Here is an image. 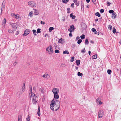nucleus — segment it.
<instances>
[{
    "label": "nucleus",
    "mask_w": 121,
    "mask_h": 121,
    "mask_svg": "<svg viewBox=\"0 0 121 121\" xmlns=\"http://www.w3.org/2000/svg\"><path fill=\"white\" fill-rule=\"evenodd\" d=\"M54 99L52 101V103L50 105L51 109L54 111L58 110L60 107V103L58 100L54 101Z\"/></svg>",
    "instance_id": "nucleus-1"
},
{
    "label": "nucleus",
    "mask_w": 121,
    "mask_h": 121,
    "mask_svg": "<svg viewBox=\"0 0 121 121\" xmlns=\"http://www.w3.org/2000/svg\"><path fill=\"white\" fill-rule=\"evenodd\" d=\"M52 91L54 95L53 99L56 100L58 99L59 97V96L57 94L59 92V89L56 88H53Z\"/></svg>",
    "instance_id": "nucleus-2"
},
{
    "label": "nucleus",
    "mask_w": 121,
    "mask_h": 121,
    "mask_svg": "<svg viewBox=\"0 0 121 121\" xmlns=\"http://www.w3.org/2000/svg\"><path fill=\"white\" fill-rule=\"evenodd\" d=\"M25 90V83H24L23 84V85L22 86V88L20 89L19 91L17 92V95L19 96L21 95Z\"/></svg>",
    "instance_id": "nucleus-3"
},
{
    "label": "nucleus",
    "mask_w": 121,
    "mask_h": 121,
    "mask_svg": "<svg viewBox=\"0 0 121 121\" xmlns=\"http://www.w3.org/2000/svg\"><path fill=\"white\" fill-rule=\"evenodd\" d=\"M31 96L32 98V102L33 104H36L38 101L37 99V96L35 95L34 93H31Z\"/></svg>",
    "instance_id": "nucleus-4"
},
{
    "label": "nucleus",
    "mask_w": 121,
    "mask_h": 121,
    "mask_svg": "<svg viewBox=\"0 0 121 121\" xmlns=\"http://www.w3.org/2000/svg\"><path fill=\"white\" fill-rule=\"evenodd\" d=\"M46 50L49 53L51 54L53 51L52 50V47L51 46H49L46 48Z\"/></svg>",
    "instance_id": "nucleus-5"
},
{
    "label": "nucleus",
    "mask_w": 121,
    "mask_h": 121,
    "mask_svg": "<svg viewBox=\"0 0 121 121\" xmlns=\"http://www.w3.org/2000/svg\"><path fill=\"white\" fill-rule=\"evenodd\" d=\"M104 115V112L103 110H100L98 112V118H101Z\"/></svg>",
    "instance_id": "nucleus-6"
},
{
    "label": "nucleus",
    "mask_w": 121,
    "mask_h": 121,
    "mask_svg": "<svg viewBox=\"0 0 121 121\" xmlns=\"http://www.w3.org/2000/svg\"><path fill=\"white\" fill-rule=\"evenodd\" d=\"M28 4L29 6L31 7H34L36 6V4L32 1H29Z\"/></svg>",
    "instance_id": "nucleus-7"
},
{
    "label": "nucleus",
    "mask_w": 121,
    "mask_h": 121,
    "mask_svg": "<svg viewBox=\"0 0 121 121\" xmlns=\"http://www.w3.org/2000/svg\"><path fill=\"white\" fill-rule=\"evenodd\" d=\"M29 33V30L28 29H26L24 31V34H23V35L24 36H26Z\"/></svg>",
    "instance_id": "nucleus-8"
},
{
    "label": "nucleus",
    "mask_w": 121,
    "mask_h": 121,
    "mask_svg": "<svg viewBox=\"0 0 121 121\" xmlns=\"http://www.w3.org/2000/svg\"><path fill=\"white\" fill-rule=\"evenodd\" d=\"M70 28L68 29V31L70 32L74 31V25H72L70 26Z\"/></svg>",
    "instance_id": "nucleus-9"
},
{
    "label": "nucleus",
    "mask_w": 121,
    "mask_h": 121,
    "mask_svg": "<svg viewBox=\"0 0 121 121\" xmlns=\"http://www.w3.org/2000/svg\"><path fill=\"white\" fill-rule=\"evenodd\" d=\"M96 100L97 104H99V105L101 104H102V103L101 102V98H98Z\"/></svg>",
    "instance_id": "nucleus-10"
},
{
    "label": "nucleus",
    "mask_w": 121,
    "mask_h": 121,
    "mask_svg": "<svg viewBox=\"0 0 121 121\" xmlns=\"http://www.w3.org/2000/svg\"><path fill=\"white\" fill-rule=\"evenodd\" d=\"M21 18V17L18 15L17 14L16 15V19L18 20H20Z\"/></svg>",
    "instance_id": "nucleus-11"
},
{
    "label": "nucleus",
    "mask_w": 121,
    "mask_h": 121,
    "mask_svg": "<svg viewBox=\"0 0 121 121\" xmlns=\"http://www.w3.org/2000/svg\"><path fill=\"white\" fill-rule=\"evenodd\" d=\"M117 15L115 12H114L112 14V17L113 19H115Z\"/></svg>",
    "instance_id": "nucleus-12"
},
{
    "label": "nucleus",
    "mask_w": 121,
    "mask_h": 121,
    "mask_svg": "<svg viewBox=\"0 0 121 121\" xmlns=\"http://www.w3.org/2000/svg\"><path fill=\"white\" fill-rule=\"evenodd\" d=\"M73 13H72L70 15V17H72L73 19H74L75 18L76 16L75 15H73Z\"/></svg>",
    "instance_id": "nucleus-13"
},
{
    "label": "nucleus",
    "mask_w": 121,
    "mask_h": 121,
    "mask_svg": "<svg viewBox=\"0 0 121 121\" xmlns=\"http://www.w3.org/2000/svg\"><path fill=\"white\" fill-rule=\"evenodd\" d=\"M73 2L76 4L78 6L79 4V2L78 1L77 2V0H73Z\"/></svg>",
    "instance_id": "nucleus-14"
},
{
    "label": "nucleus",
    "mask_w": 121,
    "mask_h": 121,
    "mask_svg": "<svg viewBox=\"0 0 121 121\" xmlns=\"http://www.w3.org/2000/svg\"><path fill=\"white\" fill-rule=\"evenodd\" d=\"M6 22V21L5 19V18H4V20L2 22V25H3V26H4L5 25V24Z\"/></svg>",
    "instance_id": "nucleus-15"
},
{
    "label": "nucleus",
    "mask_w": 121,
    "mask_h": 121,
    "mask_svg": "<svg viewBox=\"0 0 121 121\" xmlns=\"http://www.w3.org/2000/svg\"><path fill=\"white\" fill-rule=\"evenodd\" d=\"M40 107L39 106H38V108L37 114L39 116H40Z\"/></svg>",
    "instance_id": "nucleus-16"
},
{
    "label": "nucleus",
    "mask_w": 121,
    "mask_h": 121,
    "mask_svg": "<svg viewBox=\"0 0 121 121\" xmlns=\"http://www.w3.org/2000/svg\"><path fill=\"white\" fill-rule=\"evenodd\" d=\"M22 116L20 115L18 116V121H22Z\"/></svg>",
    "instance_id": "nucleus-17"
},
{
    "label": "nucleus",
    "mask_w": 121,
    "mask_h": 121,
    "mask_svg": "<svg viewBox=\"0 0 121 121\" xmlns=\"http://www.w3.org/2000/svg\"><path fill=\"white\" fill-rule=\"evenodd\" d=\"M58 42L59 43H61L62 44H63L64 43L63 40V39L62 38L60 39L58 41Z\"/></svg>",
    "instance_id": "nucleus-18"
},
{
    "label": "nucleus",
    "mask_w": 121,
    "mask_h": 121,
    "mask_svg": "<svg viewBox=\"0 0 121 121\" xmlns=\"http://www.w3.org/2000/svg\"><path fill=\"white\" fill-rule=\"evenodd\" d=\"M80 61L79 60H76V63L78 65H79L80 63Z\"/></svg>",
    "instance_id": "nucleus-19"
},
{
    "label": "nucleus",
    "mask_w": 121,
    "mask_h": 121,
    "mask_svg": "<svg viewBox=\"0 0 121 121\" xmlns=\"http://www.w3.org/2000/svg\"><path fill=\"white\" fill-rule=\"evenodd\" d=\"M97 57V56L96 55H93L92 57V58L93 59H96Z\"/></svg>",
    "instance_id": "nucleus-20"
},
{
    "label": "nucleus",
    "mask_w": 121,
    "mask_h": 121,
    "mask_svg": "<svg viewBox=\"0 0 121 121\" xmlns=\"http://www.w3.org/2000/svg\"><path fill=\"white\" fill-rule=\"evenodd\" d=\"M78 76L82 77V76L83 74L80 72H79L78 73Z\"/></svg>",
    "instance_id": "nucleus-21"
},
{
    "label": "nucleus",
    "mask_w": 121,
    "mask_h": 121,
    "mask_svg": "<svg viewBox=\"0 0 121 121\" xmlns=\"http://www.w3.org/2000/svg\"><path fill=\"white\" fill-rule=\"evenodd\" d=\"M69 0H62V1L65 4H66L68 2Z\"/></svg>",
    "instance_id": "nucleus-22"
},
{
    "label": "nucleus",
    "mask_w": 121,
    "mask_h": 121,
    "mask_svg": "<svg viewBox=\"0 0 121 121\" xmlns=\"http://www.w3.org/2000/svg\"><path fill=\"white\" fill-rule=\"evenodd\" d=\"M112 28V26L109 25L108 26V29L111 30Z\"/></svg>",
    "instance_id": "nucleus-23"
},
{
    "label": "nucleus",
    "mask_w": 121,
    "mask_h": 121,
    "mask_svg": "<svg viewBox=\"0 0 121 121\" xmlns=\"http://www.w3.org/2000/svg\"><path fill=\"white\" fill-rule=\"evenodd\" d=\"M108 73L109 74H111L112 73V71L110 69H108L107 70Z\"/></svg>",
    "instance_id": "nucleus-24"
},
{
    "label": "nucleus",
    "mask_w": 121,
    "mask_h": 121,
    "mask_svg": "<svg viewBox=\"0 0 121 121\" xmlns=\"http://www.w3.org/2000/svg\"><path fill=\"white\" fill-rule=\"evenodd\" d=\"M89 42L87 39H86L85 40V43L86 44H89Z\"/></svg>",
    "instance_id": "nucleus-25"
},
{
    "label": "nucleus",
    "mask_w": 121,
    "mask_h": 121,
    "mask_svg": "<svg viewBox=\"0 0 121 121\" xmlns=\"http://www.w3.org/2000/svg\"><path fill=\"white\" fill-rule=\"evenodd\" d=\"M39 14V13L38 11L35 9V15H38Z\"/></svg>",
    "instance_id": "nucleus-26"
},
{
    "label": "nucleus",
    "mask_w": 121,
    "mask_h": 121,
    "mask_svg": "<svg viewBox=\"0 0 121 121\" xmlns=\"http://www.w3.org/2000/svg\"><path fill=\"white\" fill-rule=\"evenodd\" d=\"M80 37L82 39H83L85 38V35H82L80 36Z\"/></svg>",
    "instance_id": "nucleus-27"
},
{
    "label": "nucleus",
    "mask_w": 121,
    "mask_h": 121,
    "mask_svg": "<svg viewBox=\"0 0 121 121\" xmlns=\"http://www.w3.org/2000/svg\"><path fill=\"white\" fill-rule=\"evenodd\" d=\"M86 51L85 50V48L82 49L81 50V52L82 53H85L86 52Z\"/></svg>",
    "instance_id": "nucleus-28"
},
{
    "label": "nucleus",
    "mask_w": 121,
    "mask_h": 121,
    "mask_svg": "<svg viewBox=\"0 0 121 121\" xmlns=\"http://www.w3.org/2000/svg\"><path fill=\"white\" fill-rule=\"evenodd\" d=\"M26 121H30V118L29 116L28 115L27 118L26 119Z\"/></svg>",
    "instance_id": "nucleus-29"
},
{
    "label": "nucleus",
    "mask_w": 121,
    "mask_h": 121,
    "mask_svg": "<svg viewBox=\"0 0 121 121\" xmlns=\"http://www.w3.org/2000/svg\"><path fill=\"white\" fill-rule=\"evenodd\" d=\"M95 15L96 16H98V17H100V15L99 14V13L98 12H97L95 13Z\"/></svg>",
    "instance_id": "nucleus-30"
},
{
    "label": "nucleus",
    "mask_w": 121,
    "mask_h": 121,
    "mask_svg": "<svg viewBox=\"0 0 121 121\" xmlns=\"http://www.w3.org/2000/svg\"><path fill=\"white\" fill-rule=\"evenodd\" d=\"M54 29V28L53 27H51L49 28V30L50 32L52 31V30Z\"/></svg>",
    "instance_id": "nucleus-31"
},
{
    "label": "nucleus",
    "mask_w": 121,
    "mask_h": 121,
    "mask_svg": "<svg viewBox=\"0 0 121 121\" xmlns=\"http://www.w3.org/2000/svg\"><path fill=\"white\" fill-rule=\"evenodd\" d=\"M63 53L64 54H69V52L66 50L64 51L63 52Z\"/></svg>",
    "instance_id": "nucleus-32"
},
{
    "label": "nucleus",
    "mask_w": 121,
    "mask_h": 121,
    "mask_svg": "<svg viewBox=\"0 0 121 121\" xmlns=\"http://www.w3.org/2000/svg\"><path fill=\"white\" fill-rule=\"evenodd\" d=\"M82 40L81 39H79L77 42V43L79 44H80L82 42Z\"/></svg>",
    "instance_id": "nucleus-33"
},
{
    "label": "nucleus",
    "mask_w": 121,
    "mask_h": 121,
    "mask_svg": "<svg viewBox=\"0 0 121 121\" xmlns=\"http://www.w3.org/2000/svg\"><path fill=\"white\" fill-rule=\"evenodd\" d=\"M74 56H73L71 57V58L70 60V61L71 62H73L74 60Z\"/></svg>",
    "instance_id": "nucleus-34"
},
{
    "label": "nucleus",
    "mask_w": 121,
    "mask_h": 121,
    "mask_svg": "<svg viewBox=\"0 0 121 121\" xmlns=\"http://www.w3.org/2000/svg\"><path fill=\"white\" fill-rule=\"evenodd\" d=\"M40 29H38L37 30V31L36 32V33H37L38 34L39 33H40L41 32L40 31Z\"/></svg>",
    "instance_id": "nucleus-35"
},
{
    "label": "nucleus",
    "mask_w": 121,
    "mask_h": 121,
    "mask_svg": "<svg viewBox=\"0 0 121 121\" xmlns=\"http://www.w3.org/2000/svg\"><path fill=\"white\" fill-rule=\"evenodd\" d=\"M13 28H14L15 27V23H13L11 24Z\"/></svg>",
    "instance_id": "nucleus-36"
},
{
    "label": "nucleus",
    "mask_w": 121,
    "mask_h": 121,
    "mask_svg": "<svg viewBox=\"0 0 121 121\" xmlns=\"http://www.w3.org/2000/svg\"><path fill=\"white\" fill-rule=\"evenodd\" d=\"M112 31L114 33H115L116 31V30L115 27H113V28Z\"/></svg>",
    "instance_id": "nucleus-37"
},
{
    "label": "nucleus",
    "mask_w": 121,
    "mask_h": 121,
    "mask_svg": "<svg viewBox=\"0 0 121 121\" xmlns=\"http://www.w3.org/2000/svg\"><path fill=\"white\" fill-rule=\"evenodd\" d=\"M70 9L69 8H68L67 9V10L68 11L67 13H70Z\"/></svg>",
    "instance_id": "nucleus-38"
},
{
    "label": "nucleus",
    "mask_w": 121,
    "mask_h": 121,
    "mask_svg": "<svg viewBox=\"0 0 121 121\" xmlns=\"http://www.w3.org/2000/svg\"><path fill=\"white\" fill-rule=\"evenodd\" d=\"M109 13H112V14H113L114 13V11L112 10H110L109 11Z\"/></svg>",
    "instance_id": "nucleus-39"
},
{
    "label": "nucleus",
    "mask_w": 121,
    "mask_h": 121,
    "mask_svg": "<svg viewBox=\"0 0 121 121\" xmlns=\"http://www.w3.org/2000/svg\"><path fill=\"white\" fill-rule=\"evenodd\" d=\"M33 12H31L29 13V15L30 17H32V16Z\"/></svg>",
    "instance_id": "nucleus-40"
},
{
    "label": "nucleus",
    "mask_w": 121,
    "mask_h": 121,
    "mask_svg": "<svg viewBox=\"0 0 121 121\" xmlns=\"http://www.w3.org/2000/svg\"><path fill=\"white\" fill-rule=\"evenodd\" d=\"M92 1V2L93 3L95 4L96 3V0H91Z\"/></svg>",
    "instance_id": "nucleus-41"
},
{
    "label": "nucleus",
    "mask_w": 121,
    "mask_h": 121,
    "mask_svg": "<svg viewBox=\"0 0 121 121\" xmlns=\"http://www.w3.org/2000/svg\"><path fill=\"white\" fill-rule=\"evenodd\" d=\"M36 30H32V31L33 32V34H34V35L35 36L36 35Z\"/></svg>",
    "instance_id": "nucleus-42"
},
{
    "label": "nucleus",
    "mask_w": 121,
    "mask_h": 121,
    "mask_svg": "<svg viewBox=\"0 0 121 121\" xmlns=\"http://www.w3.org/2000/svg\"><path fill=\"white\" fill-rule=\"evenodd\" d=\"M55 52L56 53H58L60 52L58 50H56L55 51Z\"/></svg>",
    "instance_id": "nucleus-43"
},
{
    "label": "nucleus",
    "mask_w": 121,
    "mask_h": 121,
    "mask_svg": "<svg viewBox=\"0 0 121 121\" xmlns=\"http://www.w3.org/2000/svg\"><path fill=\"white\" fill-rule=\"evenodd\" d=\"M92 31L93 32H95L96 31V30L94 28H93L91 29Z\"/></svg>",
    "instance_id": "nucleus-44"
},
{
    "label": "nucleus",
    "mask_w": 121,
    "mask_h": 121,
    "mask_svg": "<svg viewBox=\"0 0 121 121\" xmlns=\"http://www.w3.org/2000/svg\"><path fill=\"white\" fill-rule=\"evenodd\" d=\"M104 11V10L103 9H101L100 10V12L101 13H102Z\"/></svg>",
    "instance_id": "nucleus-45"
},
{
    "label": "nucleus",
    "mask_w": 121,
    "mask_h": 121,
    "mask_svg": "<svg viewBox=\"0 0 121 121\" xmlns=\"http://www.w3.org/2000/svg\"><path fill=\"white\" fill-rule=\"evenodd\" d=\"M107 5L108 6H109L111 3L108 1H107Z\"/></svg>",
    "instance_id": "nucleus-46"
},
{
    "label": "nucleus",
    "mask_w": 121,
    "mask_h": 121,
    "mask_svg": "<svg viewBox=\"0 0 121 121\" xmlns=\"http://www.w3.org/2000/svg\"><path fill=\"white\" fill-rule=\"evenodd\" d=\"M11 15L12 17H15V14L12 13H11Z\"/></svg>",
    "instance_id": "nucleus-47"
},
{
    "label": "nucleus",
    "mask_w": 121,
    "mask_h": 121,
    "mask_svg": "<svg viewBox=\"0 0 121 121\" xmlns=\"http://www.w3.org/2000/svg\"><path fill=\"white\" fill-rule=\"evenodd\" d=\"M41 91L42 93H44V89H41Z\"/></svg>",
    "instance_id": "nucleus-48"
},
{
    "label": "nucleus",
    "mask_w": 121,
    "mask_h": 121,
    "mask_svg": "<svg viewBox=\"0 0 121 121\" xmlns=\"http://www.w3.org/2000/svg\"><path fill=\"white\" fill-rule=\"evenodd\" d=\"M81 4H82V6H81L82 8H83V9H84V6L83 5V3H82V2Z\"/></svg>",
    "instance_id": "nucleus-49"
},
{
    "label": "nucleus",
    "mask_w": 121,
    "mask_h": 121,
    "mask_svg": "<svg viewBox=\"0 0 121 121\" xmlns=\"http://www.w3.org/2000/svg\"><path fill=\"white\" fill-rule=\"evenodd\" d=\"M31 87L30 88V92L29 93V94H30V93H32V87H31Z\"/></svg>",
    "instance_id": "nucleus-50"
},
{
    "label": "nucleus",
    "mask_w": 121,
    "mask_h": 121,
    "mask_svg": "<svg viewBox=\"0 0 121 121\" xmlns=\"http://www.w3.org/2000/svg\"><path fill=\"white\" fill-rule=\"evenodd\" d=\"M74 3H72L71 4V7H72L73 8L74 7Z\"/></svg>",
    "instance_id": "nucleus-51"
},
{
    "label": "nucleus",
    "mask_w": 121,
    "mask_h": 121,
    "mask_svg": "<svg viewBox=\"0 0 121 121\" xmlns=\"http://www.w3.org/2000/svg\"><path fill=\"white\" fill-rule=\"evenodd\" d=\"M80 39V37L79 36H77L76 37V40H78V39Z\"/></svg>",
    "instance_id": "nucleus-52"
},
{
    "label": "nucleus",
    "mask_w": 121,
    "mask_h": 121,
    "mask_svg": "<svg viewBox=\"0 0 121 121\" xmlns=\"http://www.w3.org/2000/svg\"><path fill=\"white\" fill-rule=\"evenodd\" d=\"M9 33H12L13 32V31L12 30H9Z\"/></svg>",
    "instance_id": "nucleus-53"
},
{
    "label": "nucleus",
    "mask_w": 121,
    "mask_h": 121,
    "mask_svg": "<svg viewBox=\"0 0 121 121\" xmlns=\"http://www.w3.org/2000/svg\"><path fill=\"white\" fill-rule=\"evenodd\" d=\"M69 36L70 37H72V33L70 32V33L69 34Z\"/></svg>",
    "instance_id": "nucleus-54"
},
{
    "label": "nucleus",
    "mask_w": 121,
    "mask_h": 121,
    "mask_svg": "<svg viewBox=\"0 0 121 121\" xmlns=\"http://www.w3.org/2000/svg\"><path fill=\"white\" fill-rule=\"evenodd\" d=\"M46 75L45 74H44L43 75V78H45H45H46Z\"/></svg>",
    "instance_id": "nucleus-55"
},
{
    "label": "nucleus",
    "mask_w": 121,
    "mask_h": 121,
    "mask_svg": "<svg viewBox=\"0 0 121 121\" xmlns=\"http://www.w3.org/2000/svg\"><path fill=\"white\" fill-rule=\"evenodd\" d=\"M40 23L41 24H44L45 23V22H43L42 21H41L40 22Z\"/></svg>",
    "instance_id": "nucleus-56"
},
{
    "label": "nucleus",
    "mask_w": 121,
    "mask_h": 121,
    "mask_svg": "<svg viewBox=\"0 0 121 121\" xmlns=\"http://www.w3.org/2000/svg\"><path fill=\"white\" fill-rule=\"evenodd\" d=\"M19 33V31H17L16 32V35H18Z\"/></svg>",
    "instance_id": "nucleus-57"
},
{
    "label": "nucleus",
    "mask_w": 121,
    "mask_h": 121,
    "mask_svg": "<svg viewBox=\"0 0 121 121\" xmlns=\"http://www.w3.org/2000/svg\"><path fill=\"white\" fill-rule=\"evenodd\" d=\"M86 0V2L87 3H89L90 1V0Z\"/></svg>",
    "instance_id": "nucleus-58"
},
{
    "label": "nucleus",
    "mask_w": 121,
    "mask_h": 121,
    "mask_svg": "<svg viewBox=\"0 0 121 121\" xmlns=\"http://www.w3.org/2000/svg\"><path fill=\"white\" fill-rule=\"evenodd\" d=\"M91 52L90 51H89V52H88V53H89V55L90 56L91 55Z\"/></svg>",
    "instance_id": "nucleus-59"
},
{
    "label": "nucleus",
    "mask_w": 121,
    "mask_h": 121,
    "mask_svg": "<svg viewBox=\"0 0 121 121\" xmlns=\"http://www.w3.org/2000/svg\"><path fill=\"white\" fill-rule=\"evenodd\" d=\"M62 20L64 21L65 20V18L64 17H63V19H62Z\"/></svg>",
    "instance_id": "nucleus-60"
},
{
    "label": "nucleus",
    "mask_w": 121,
    "mask_h": 121,
    "mask_svg": "<svg viewBox=\"0 0 121 121\" xmlns=\"http://www.w3.org/2000/svg\"><path fill=\"white\" fill-rule=\"evenodd\" d=\"M78 67L76 66L75 69L76 70H77L78 69Z\"/></svg>",
    "instance_id": "nucleus-61"
},
{
    "label": "nucleus",
    "mask_w": 121,
    "mask_h": 121,
    "mask_svg": "<svg viewBox=\"0 0 121 121\" xmlns=\"http://www.w3.org/2000/svg\"><path fill=\"white\" fill-rule=\"evenodd\" d=\"M94 32L95 34H96L97 33V31H96H96L95 32Z\"/></svg>",
    "instance_id": "nucleus-62"
},
{
    "label": "nucleus",
    "mask_w": 121,
    "mask_h": 121,
    "mask_svg": "<svg viewBox=\"0 0 121 121\" xmlns=\"http://www.w3.org/2000/svg\"><path fill=\"white\" fill-rule=\"evenodd\" d=\"M98 21V19H96L95 20V21L96 22H97Z\"/></svg>",
    "instance_id": "nucleus-63"
},
{
    "label": "nucleus",
    "mask_w": 121,
    "mask_h": 121,
    "mask_svg": "<svg viewBox=\"0 0 121 121\" xmlns=\"http://www.w3.org/2000/svg\"><path fill=\"white\" fill-rule=\"evenodd\" d=\"M97 33H98V34H97L98 35H99V33H100L99 32H97Z\"/></svg>",
    "instance_id": "nucleus-64"
}]
</instances>
